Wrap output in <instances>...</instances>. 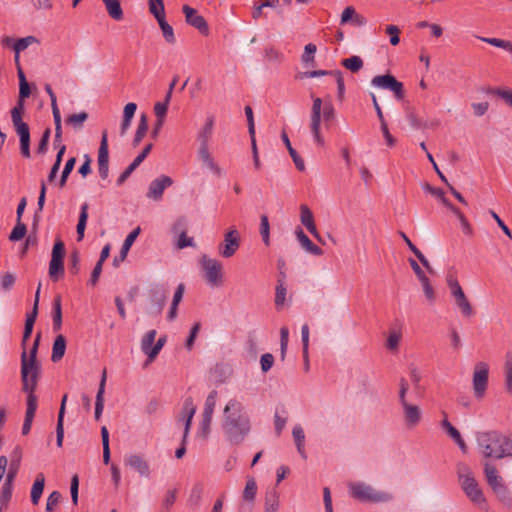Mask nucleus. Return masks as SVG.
Here are the masks:
<instances>
[{
  "mask_svg": "<svg viewBox=\"0 0 512 512\" xmlns=\"http://www.w3.org/2000/svg\"><path fill=\"white\" fill-rule=\"evenodd\" d=\"M222 429L231 444L239 445L251 431V421L244 406L236 399H231L223 411Z\"/></svg>",
  "mask_w": 512,
  "mask_h": 512,
  "instance_id": "f257e3e1",
  "label": "nucleus"
},
{
  "mask_svg": "<svg viewBox=\"0 0 512 512\" xmlns=\"http://www.w3.org/2000/svg\"><path fill=\"white\" fill-rule=\"evenodd\" d=\"M477 443L485 458L512 457V440L498 431L478 433Z\"/></svg>",
  "mask_w": 512,
  "mask_h": 512,
  "instance_id": "f03ea898",
  "label": "nucleus"
},
{
  "mask_svg": "<svg viewBox=\"0 0 512 512\" xmlns=\"http://www.w3.org/2000/svg\"><path fill=\"white\" fill-rule=\"evenodd\" d=\"M458 477L465 495L475 505H483L486 502L483 491L479 487L471 469L465 464L458 465Z\"/></svg>",
  "mask_w": 512,
  "mask_h": 512,
  "instance_id": "7ed1b4c3",
  "label": "nucleus"
},
{
  "mask_svg": "<svg viewBox=\"0 0 512 512\" xmlns=\"http://www.w3.org/2000/svg\"><path fill=\"white\" fill-rule=\"evenodd\" d=\"M350 494L360 502L379 503L386 502L391 496L386 492L376 491L364 482H354L349 485Z\"/></svg>",
  "mask_w": 512,
  "mask_h": 512,
  "instance_id": "20e7f679",
  "label": "nucleus"
},
{
  "mask_svg": "<svg viewBox=\"0 0 512 512\" xmlns=\"http://www.w3.org/2000/svg\"><path fill=\"white\" fill-rule=\"evenodd\" d=\"M41 341V332L36 334V337L33 341V345L29 351V355L27 354V342L24 341V337H22L21 341V375H23V371L26 368L27 374L32 373H41V364L37 360L38 348Z\"/></svg>",
  "mask_w": 512,
  "mask_h": 512,
  "instance_id": "39448f33",
  "label": "nucleus"
},
{
  "mask_svg": "<svg viewBox=\"0 0 512 512\" xmlns=\"http://www.w3.org/2000/svg\"><path fill=\"white\" fill-rule=\"evenodd\" d=\"M41 373H32L27 374L26 368L23 371V375H21L22 382V391L27 393V409L26 416H35V412L38 406V399L35 395V390L38 385V381L40 379Z\"/></svg>",
  "mask_w": 512,
  "mask_h": 512,
  "instance_id": "423d86ee",
  "label": "nucleus"
},
{
  "mask_svg": "<svg viewBox=\"0 0 512 512\" xmlns=\"http://www.w3.org/2000/svg\"><path fill=\"white\" fill-rule=\"evenodd\" d=\"M203 276L208 285L219 287L223 282L222 264L216 259L203 255L200 260Z\"/></svg>",
  "mask_w": 512,
  "mask_h": 512,
  "instance_id": "0eeeda50",
  "label": "nucleus"
},
{
  "mask_svg": "<svg viewBox=\"0 0 512 512\" xmlns=\"http://www.w3.org/2000/svg\"><path fill=\"white\" fill-rule=\"evenodd\" d=\"M371 84L375 87L393 92L395 99L398 101L403 100L405 97L403 83L398 81L396 77L390 73L373 77Z\"/></svg>",
  "mask_w": 512,
  "mask_h": 512,
  "instance_id": "6e6552de",
  "label": "nucleus"
},
{
  "mask_svg": "<svg viewBox=\"0 0 512 512\" xmlns=\"http://www.w3.org/2000/svg\"><path fill=\"white\" fill-rule=\"evenodd\" d=\"M489 366L485 362H478L473 373V390L476 398L481 399L488 386Z\"/></svg>",
  "mask_w": 512,
  "mask_h": 512,
  "instance_id": "1a4fd4ad",
  "label": "nucleus"
},
{
  "mask_svg": "<svg viewBox=\"0 0 512 512\" xmlns=\"http://www.w3.org/2000/svg\"><path fill=\"white\" fill-rule=\"evenodd\" d=\"M173 183L174 181L170 176L160 175L150 182L146 197L156 202L161 201L164 191L171 187Z\"/></svg>",
  "mask_w": 512,
  "mask_h": 512,
  "instance_id": "9d476101",
  "label": "nucleus"
},
{
  "mask_svg": "<svg viewBox=\"0 0 512 512\" xmlns=\"http://www.w3.org/2000/svg\"><path fill=\"white\" fill-rule=\"evenodd\" d=\"M240 246V235L236 229H230L224 235V241L219 246V253L224 258L232 257Z\"/></svg>",
  "mask_w": 512,
  "mask_h": 512,
  "instance_id": "9b49d317",
  "label": "nucleus"
},
{
  "mask_svg": "<svg viewBox=\"0 0 512 512\" xmlns=\"http://www.w3.org/2000/svg\"><path fill=\"white\" fill-rule=\"evenodd\" d=\"M182 11L185 15L186 22L196 28L202 35H209V26L205 18L199 15L196 9L190 7L189 5H184L182 7Z\"/></svg>",
  "mask_w": 512,
  "mask_h": 512,
  "instance_id": "f8f14e48",
  "label": "nucleus"
},
{
  "mask_svg": "<svg viewBox=\"0 0 512 512\" xmlns=\"http://www.w3.org/2000/svg\"><path fill=\"white\" fill-rule=\"evenodd\" d=\"M124 464L137 472L141 477H150V466L143 455L128 454L124 458Z\"/></svg>",
  "mask_w": 512,
  "mask_h": 512,
  "instance_id": "ddd939ff",
  "label": "nucleus"
},
{
  "mask_svg": "<svg viewBox=\"0 0 512 512\" xmlns=\"http://www.w3.org/2000/svg\"><path fill=\"white\" fill-rule=\"evenodd\" d=\"M153 144H147L144 149L136 156V158L132 161L128 167L120 174L118 177L116 184L117 186H121L125 183V181L130 177L133 171L145 160L148 154L151 152Z\"/></svg>",
  "mask_w": 512,
  "mask_h": 512,
  "instance_id": "4468645a",
  "label": "nucleus"
},
{
  "mask_svg": "<svg viewBox=\"0 0 512 512\" xmlns=\"http://www.w3.org/2000/svg\"><path fill=\"white\" fill-rule=\"evenodd\" d=\"M196 412V406L193 403L192 397L185 399L183 408L179 417V421L184 423V440L187 439L191 427L193 416Z\"/></svg>",
  "mask_w": 512,
  "mask_h": 512,
  "instance_id": "2eb2a0df",
  "label": "nucleus"
},
{
  "mask_svg": "<svg viewBox=\"0 0 512 512\" xmlns=\"http://www.w3.org/2000/svg\"><path fill=\"white\" fill-rule=\"evenodd\" d=\"M149 299L155 312L160 314L166 304L167 293L163 286L155 285L149 291Z\"/></svg>",
  "mask_w": 512,
  "mask_h": 512,
  "instance_id": "dca6fc26",
  "label": "nucleus"
},
{
  "mask_svg": "<svg viewBox=\"0 0 512 512\" xmlns=\"http://www.w3.org/2000/svg\"><path fill=\"white\" fill-rule=\"evenodd\" d=\"M140 231H141L140 227H136L134 230H132L127 235V237L125 238L124 243H123V245L121 247L119 255L115 256L114 259H113V265L115 267H118L119 264L125 260V258L127 257L128 252H129L131 246L133 245V243L135 242L136 238L140 234Z\"/></svg>",
  "mask_w": 512,
  "mask_h": 512,
  "instance_id": "f3484780",
  "label": "nucleus"
},
{
  "mask_svg": "<svg viewBox=\"0 0 512 512\" xmlns=\"http://www.w3.org/2000/svg\"><path fill=\"white\" fill-rule=\"evenodd\" d=\"M295 235L299 243L301 244L302 248L305 249L307 252H309L312 255L315 256H321L323 254V250L315 245L309 237L304 233L303 229L301 227H297L295 230Z\"/></svg>",
  "mask_w": 512,
  "mask_h": 512,
  "instance_id": "a211bd4d",
  "label": "nucleus"
},
{
  "mask_svg": "<svg viewBox=\"0 0 512 512\" xmlns=\"http://www.w3.org/2000/svg\"><path fill=\"white\" fill-rule=\"evenodd\" d=\"M67 394L62 397L60 409L58 412L57 425H56V444L62 447L64 439V416L66 410Z\"/></svg>",
  "mask_w": 512,
  "mask_h": 512,
  "instance_id": "6ab92c4d",
  "label": "nucleus"
},
{
  "mask_svg": "<svg viewBox=\"0 0 512 512\" xmlns=\"http://www.w3.org/2000/svg\"><path fill=\"white\" fill-rule=\"evenodd\" d=\"M105 384H106V370L104 369L101 377V381L99 384V388L96 394L95 401V420L98 421L102 415L104 409V393H105Z\"/></svg>",
  "mask_w": 512,
  "mask_h": 512,
  "instance_id": "aec40b11",
  "label": "nucleus"
},
{
  "mask_svg": "<svg viewBox=\"0 0 512 512\" xmlns=\"http://www.w3.org/2000/svg\"><path fill=\"white\" fill-rule=\"evenodd\" d=\"M214 117L209 116L206 119L204 127L199 131L197 139L200 142L199 148H209V140L213 133Z\"/></svg>",
  "mask_w": 512,
  "mask_h": 512,
  "instance_id": "412c9836",
  "label": "nucleus"
},
{
  "mask_svg": "<svg viewBox=\"0 0 512 512\" xmlns=\"http://www.w3.org/2000/svg\"><path fill=\"white\" fill-rule=\"evenodd\" d=\"M20 138V152L23 157L30 158V129L29 126L15 128Z\"/></svg>",
  "mask_w": 512,
  "mask_h": 512,
  "instance_id": "4be33fe9",
  "label": "nucleus"
},
{
  "mask_svg": "<svg viewBox=\"0 0 512 512\" xmlns=\"http://www.w3.org/2000/svg\"><path fill=\"white\" fill-rule=\"evenodd\" d=\"M53 331L58 332L62 328V298L56 295L52 303Z\"/></svg>",
  "mask_w": 512,
  "mask_h": 512,
  "instance_id": "5701e85b",
  "label": "nucleus"
},
{
  "mask_svg": "<svg viewBox=\"0 0 512 512\" xmlns=\"http://www.w3.org/2000/svg\"><path fill=\"white\" fill-rule=\"evenodd\" d=\"M199 159L202 164L210 169L216 176L222 175L221 168L215 163L213 157L209 152V148H199L198 150Z\"/></svg>",
  "mask_w": 512,
  "mask_h": 512,
  "instance_id": "b1692460",
  "label": "nucleus"
},
{
  "mask_svg": "<svg viewBox=\"0 0 512 512\" xmlns=\"http://www.w3.org/2000/svg\"><path fill=\"white\" fill-rule=\"evenodd\" d=\"M322 112L319 111H311V132L314 137V141L319 145L323 146L325 141L320 133V125H321Z\"/></svg>",
  "mask_w": 512,
  "mask_h": 512,
  "instance_id": "393cba45",
  "label": "nucleus"
},
{
  "mask_svg": "<svg viewBox=\"0 0 512 512\" xmlns=\"http://www.w3.org/2000/svg\"><path fill=\"white\" fill-rule=\"evenodd\" d=\"M404 409L405 422L408 426H415L419 423L421 418V412L418 406L404 403L402 405Z\"/></svg>",
  "mask_w": 512,
  "mask_h": 512,
  "instance_id": "a878e982",
  "label": "nucleus"
},
{
  "mask_svg": "<svg viewBox=\"0 0 512 512\" xmlns=\"http://www.w3.org/2000/svg\"><path fill=\"white\" fill-rule=\"evenodd\" d=\"M45 487V476L43 473H38L36 475L35 481L31 488V502L33 505H37L40 501V498L43 494Z\"/></svg>",
  "mask_w": 512,
  "mask_h": 512,
  "instance_id": "bb28decb",
  "label": "nucleus"
},
{
  "mask_svg": "<svg viewBox=\"0 0 512 512\" xmlns=\"http://www.w3.org/2000/svg\"><path fill=\"white\" fill-rule=\"evenodd\" d=\"M65 351L66 338L62 334H59L56 336L53 343L51 361L54 363L59 362L63 358Z\"/></svg>",
  "mask_w": 512,
  "mask_h": 512,
  "instance_id": "cd10ccee",
  "label": "nucleus"
},
{
  "mask_svg": "<svg viewBox=\"0 0 512 512\" xmlns=\"http://www.w3.org/2000/svg\"><path fill=\"white\" fill-rule=\"evenodd\" d=\"M137 105L133 102H129L125 105L123 111V119L120 127V134L123 136L129 129L134 114L136 112Z\"/></svg>",
  "mask_w": 512,
  "mask_h": 512,
  "instance_id": "c85d7f7f",
  "label": "nucleus"
},
{
  "mask_svg": "<svg viewBox=\"0 0 512 512\" xmlns=\"http://www.w3.org/2000/svg\"><path fill=\"white\" fill-rule=\"evenodd\" d=\"M24 103V99L18 98L16 105L11 110V119L14 128L28 126V124L22 120V115L24 112Z\"/></svg>",
  "mask_w": 512,
  "mask_h": 512,
  "instance_id": "c756f323",
  "label": "nucleus"
},
{
  "mask_svg": "<svg viewBox=\"0 0 512 512\" xmlns=\"http://www.w3.org/2000/svg\"><path fill=\"white\" fill-rule=\"evenodd\" d=\"M281 139L283 141V143L285 144L291 158L293 159V162L296 166V168L299 170V171H304L305 170V164H304V161L303 159L299 156V154L297 153V151L292 147L291 145V142L289 140V137L287 135V133L285 131H283L281 133Z\"/></svg>",
  "mask_w": 512,
  "mask_h": 512,
  "instance_id": "7c9ffc66",
  "label": "nucleus"
},
{
  "mask_svg": "<svg viewBox=\"0 0 512 512\" xmlns=\"http://www.w3.org/2000/svg\"><path fill=\"white\" fill-rule=\"evenodd\" d=\"M88 203H83L80 208V214L78 218V223L76 226V232H77V240L82 241L84 238V233L87 225L88 220Z\"/></svg>",
  "mask_w": 512,
  "mask_h": 512,
  "instance_id": "2f4dec72",
  "label": "nucleus"
},
{
  "mask_svg": "<svg viewBox=\"0 0 512 512\" xmlns=\"http://www.w3.org/2000/svg\"><path fill=\"white\" fill-rule=\"evenodd\" d=\"M484 473L486 481L491 489L504 483L502 477L498 475V471L494 465L486 463L484 467Z\"/></svg>",
  "mask_w": 512,
  "mask_h": 512,
  "instance_id": "473e14b6",
  "label": "nucleus"
},
{
  "mask_svg": "<svg viewBox=\"0 0 512 512\" xmlns=\"http://www.w3.org/2000/svg\"><path fill=\"white\" fill-rule=\"evenodd\" d=\"M454 299L457 307L464 317H471L474 315V310L464 292L458 291V294Z\"/></svg>",
  "mask_w": 512,
  "mask_h": 512,
  "instance_id": "72a5a7b5",
  "label": "nucleus"
},
{
  "mask_svg": "<svg viewBox=\"0 0 512 512\" xmlns=\"http://www.w3.org/2000/svg\"><path fill=\"white\" fill-rule=\"evenodd\" d=\"M105 4L108 15L116 20L120 21L123 19V10L120 4V0H102Z\"/></svg>",
  "mask_w": 512,
  "mask_h": 512,
  "instance_id": "f704fd0d",
  "label": "nucleus"
},
{
  "mask_svg": "<svg viewBox=\"0 0 512 512\" xmlns=\"http://www.w3.org/2000/svg\"><path fill=\"white\" fill-rule=\"evenodd\" d=\"M98 165H107L109 164V150H108V139H107V131L104 130L101 136V142L98 149Z\"/></svg>",
  "mask_w": 512,
  "mask_h": 512,
  "instance_id": "c9c22d12",
  "label": "nucleus"
},
{
  "mask_svg": "<svg viewBox=\"0 0 512 512\" xmlns=\"http://www.w3.org/2000/svg\"><path fill=\"white\" fill-rule=\"evenodd\" d=\"M147 131H148V118H147L146 114H142L140 117V121L138 123L136 133L134 135V139H133L134 147H137L141 143V141L144 138V136L146 135Z\"/></svg>",
  "mask_w": 512,
  "mask_h": 512,
  "instance_id": "e433bc0d",
  "label": "nucleus"
},
{
  "mask_svg": "<svg viewBox=\"0 0 512 512\" xmlns=\"http://www.w3.org/2000/svg\"><path fill=\"white\" fill-rule=\"evenodd\" d=\"M64 275L63 260L51 259L49 263V277L53 281H58Z\"/></svg>",
  "mask_w": 512,
  "mask_h": 512,
  "instance_id": "4c0bfd02",
  "label": "nucleus"
},
{
  "mask_svg": "<svg viewBox=\"0 0 512 512\" xmlns=\"http://www.w3.org/2000/svg\"><path fill=\"white\" fill-rule=\"evenodd\" d=\"M257 494V483L254 477H247L246 485L243 491V500L253 502Z\"/></svg>",
  "mask_w": 512,
  "mask_h": 512,
  "instance_id": "58836bf2",
  "label": "nucleus"
},
{
  "mask_svg": "<svg viewBox=\"0 0 512 512\" xmlns=\"http://www.w3.org/2000/svg\"><path fill=\"white\" fill-rule=\"evenodd\" d=\"M37 42V39L34 36H27L24 38H20L13 43V50L15 52V61L19 62V54L24 51L30 44Z\"/></svg>",
  "mask_w": 512,
  "mask_h": 512,
  "instance_id": "ea45409f",
  "label": "nucleus"
},
{
  "mask_svg": "<svg viewBox=\"0 0 512 512\" xmlns=\"http://www.w3.org/2000/svg\"><path fill=\"white\" fill-rule=\"evenodd\" d=\"M493 492L497 496V498L505 505L511 506L512 505V497L511 493L506 486L505 483H502L494 488H492Z\"/></svg>",
  "mask_w": 512,
  "mask_h": 512,
  "instance_id": "a19ab883",
  "label": "nucleus"
},
{
  "mask_svg": "<svg viewBox=\"0 0 512 512\" xmlns=\"http://www.w3.org/2000/svg\"><path fill=\"white\" fill-rule=\"evenodd\" d=\"M46 191H47L46 184L44 181H42L41 187H40V193H39V197H38V202H37V210L33 217V224H32L33 229H36L38 226V222H39L38 213L41 212L44 208V204H45V200H46Z\"/></svg>",
  "mask_w": 512,
  "mask_h": 512,
  "instance_id": "79ce46f5",
  "label": "nucleus"
},
{
  "mask_svg": "<svg viewBox=\"0 0 512 512\" xmlns=\"http://www.w3.org/2000/svg\"><path fill=\"white\" fill-rule=\"evenodd\" d=\"M504 373L506 391L512 394V352H508L506 355Z\"/></svg>",
  "mask_w": 512,
  "mask_h": 512,
  "instance_id": "37998d69",
  "label": "nucleus"
},
{
  "mask_svg": "<svg viewBox=\"0 0 512 512\" xmlns=\"http://www.w3.org/2000/svg\"><path fill=\"white\" fill-rule=\"evenodd\" d=\"M317 47L313 43H309L304 48V53L301 56L302 63L306 67H314L315 66V52Z\"/></svg>",
  "mask_w": 512,
  "mask_h": 512,
  "instance_id": "c03bdc74",
  "label": "nucleus"
},
{
  "mask_svg": "<svg viewBox=\"0 0 512 512\" xmlns=\"http://www.w3.org/2000/svg\"><path fill=\"white\" fill-rule=\"evenodd\" d=\"M341 64L352 73H356L363 68V60L360 56L357 55L343 59Z\"/></svg>",
  "mask_w": 512,
  "mask_h": 512,
  "instance_id": "a18cd8bd",
  "label": "nucleus"
},
{
  "mask_svg": "<svg viewBox=\"0 0 512 512\" xmlns=\"http://www.w3.org/2000/svg\"><path fill=\"white\" fill-rule=\"evenodd\" d=\"M149 11L157 21L165 18V6L163 0H149Z\"/></svg>",
  "mask_w": 512,
  "mask_h": 512,
  "instance_id": "49530a36",
  "label": "nucleus"
},
{
  "mask_svg": "<svg viewBox=\"0 0 512 512\" xmlns=\"http://www.w3.org/2000/svg\"><path fill=\"white\" fill-rule=\"evenodd\" d=\"M157 22L166 42L169 44H174L176 42L174 30L173 27L166 21V17L162 20H158Z\"/></svg>",
  "mask_w": 512,
  "mask_h": 512,
  "instance_id": "de8ad7c7",
  "label": "nucleus"
},
{
  "mask_svg": "<svg viewBox=\"0 0 512 512\" xmlns=\"http://www.w3.org/2000/svg\"><path fill=\"white\" fill-rule=\"evenodd\" d=\"M286 294L287 288L285 282H283V280H277V285L275 289V305L277 309L284 305L286 300Z\"/></svg>",
  "mask_w": 512,
  "mask_h": 512,
  "instance_id": "09e8293b",
  "label": "nucleus"
},
{
  "mask_svg": "<svg viewBox=\"0 0 512 512\" xmlns=\"http://www.w3.org/2000/svg\"><path fill=\"white\" fill-rule=\"evenodd\" d=\"M88 119V113L83 111L78 114L69 115L66 118V124L72 126L75 129H81L84 122Z\"/></svg>",
  "mask_w": 512,
  "mask_h": 512,
  "instance_id": "8fccbe9b",
  "label": "nucleus"
},
{
  "mask_svg": "<svg viewBox=\"0 0 512 512\" xmlns=\"http://www.w3.org/2000/svg\"><path fill=\"white\" fill-rule=\"evenodd\" d=\"M300 220L306 229L313 228V225H315L313 213L305 204L300 206Z\"/></svg>",
  "mask_w": 512,
  "mask_h": 512,
  "instance_id": "3c124183",
  "label": "nucleus"
},
{
  "mask_svg": "<svg viewBox=\"0 0 512 512\" xmlns=\"http://www.w3.org/2000/svg\"><path fill=\"white\" fill-rule=\"evenodd\" d=\"M26 233H27L26 225L22 221L17 220L16 225L14 226V228L12 229V231L9 235V240L12 242L19 241L25 237Z\"/></svg>",
  "mask_w": 512,
  "mask_h": 512,
  "instance_id": "603ef678",
  "label": "nucleus"
},
{
  "mask_svg": "<svg viewBox=\"0 0 512 512\" xmlns=\"http://www.w3.org/2000/svg\"><path fill=\"white\" fill-rule=\"evenodd\" d=\"M481 41L486 42L492 46L502 48L509 53H512V42L508 40H503L499 38H486V37H478Z\"/></svg>",
  "mask_w": 512,
  "mask_h": 512,
  "instance_id": "864d4df0",
  "label": "nucleus"
},
{
  "mask_svg": "<svg viewBox=\"0 0 512 512\" xmlns=\"http://www.w3.org/2000/svg\"><path fill=\"white\" fill-rule=\"evenodd\" d=\"M481 41L486 42L492 46L502 48L509 53H512V42L508 40H503L499 38H486V37H478Z\"/></svg>",
  "mask_w": 512,
  "mask_h": 512,
  "instance_id": "5fc2aeb1",
  "label": "nucleus"
},
{
  "mask_svg": "<svg viewBox=\"0 0 512 512\" xmlns=\"http://www.w3.org/2000/svg\"><path fill=\"white\" fill-rule=\"evenodd\" d=\"M156 334V330H149L142 338L141 349L147 356L149 351L152 350V347L154 346L153 343L155 341Z\"/></svg>",
  "mask_w": 512,
  "mask_h": 512,
  "instance_id": "6e6d98bb",
  "label": "nucleus"
},
{
  "mask_svg": "<svg viewBox=\"0 0 512 512\" xmlns=\"http://www.w3.org/2000/svg\"><path fill=\"white\" fill-rule=\"evenodd\" d=\"M260 234L266 246L270 245V225L268 216L263 214L260 217Z\"/></svg>",
  "mask_w": 512,
  "mask_h": 512,
  "instance_id": "4d7b16f0",
  "label": "nucleus"
},
{
  "mask_svg": "<svg viewBox=\"0 0 512 512\" xmlns=\"http://www.w3.org/2000/svg\"><path fill=\"white\" fill-rule=\"evenodd\" d=\"M75 164H76L75 157H71L66 161L64 169H63L61 177H60V181H59V186L61 188L66 185L67 179H68L70 173L73 171Z\"/></svg>",
  "mask_w": 512,
  "mask_h": 512,
  "instance_id": "13d9d810",
  "label": "nucleus"
},
{
  "mask_svg": "<svg viewBox=\"0 0 512 512\" xmlns=\"http://www.w3.org/2000/svg\"><path fill=\"white\" fill-rule=\"evenodd\" d=\"M487 93L501 97L512 108V89L489 88Z\"/></svg>",
  "mask_w": 512,
  "mask_h": 512,
  "instance_id": "bf43d9fd",
  "label": "nucleus"
},
{
  "mask_svg": "<svg viewBox=\"0 0 512 512\" xmlns=\"http://www.w3.org/2000/svg\"><path fill=\"white\" fill-rule=\"evenodd\" d=\"M406 118L410 126L414 129H425L429 127L428 123L419 118L413 111H408Z\"/></svg>",
  "mask_w": 512,
  "mask_h": 512,
  "instance_id": "052dcab7",
  "label": "nucleus"
},
{
  "mask_svg": "<svg viewBox=\"0 0 512 512\" xmlns=\"http://www.w3.org/2000/svg\"><path fill=\"white\" fill-rule=\"evenodd\" d=\"M68 270L71 274L77 275L80 271V253L78 250L71 252L69 257Z\"/></svg>",
  "mask_w": 512,
  "mask_h": 512,
  "instance_id": "680f3d73",
  "label": "nucleus"
},
{
  "mask_svg": "<svg viewBox=\"0 0 512 512\" xmlns=\"http://www.w3.org/2000/svg\"><path fill=\"white\" fill-rule=\"evenodd\" d=\"M176 493H177V489H169L166 492L165 498L163 499L161 512H169L170 511V508L173 506V504L176 501Z\"/></svg>",
  "mask_w": 512,
  "mask_h": 512,
  "instance_id": "e2e57ef3",
  "label": "nucleus"
},
{
  "mask_svg": "<svg viewBox=\"0 0 512 512\" xmlns=\"http://www.w3.org/2000/svg\"><path fill=\"white\" fill-rule=\"evenodd\" d=\"M203 491V484L201 482L195 483L191 489L189 500L193 502L195 505H198L202 499Z\"/></svg>",
  "mask_w": 512,
  "mask_h": 512,
  "instance_id": "0e129e2a",
  "label": "nucleus"
},
{
  "mask_svg": "<svg viewBox=\"0 0 512 512\" xmlns=\"http://www.w3.org/2000/svg\"><path fill=\"white\" fill-rule=\"evenodd\" d=\"M419 281L421 282L427 300L431 303L434 302L435 292L432 285L430 284L429 278L427 276H424L422 279H419Z\"/></svg>",
  "mask_w": 512,
  "mask_h": 512,
  "instance_id": "69168bd1",
  "label": "nucleus"
},
{
  "mask_svg": "<svg viewBox=\"0 0 512 512\" xmlns=\"http://www.w3.org/2000/svg\"><path fill=\"white\" fill-rule=\"evenodd\" d=\"M65 256V245L61 239H56L52 253L51 259L63 260Z\"/></svg>",
  "mask_w": 512,
  "mask_h": 512,
  "instance_id": "338daca9",
  "label": "nucleus"
},
{
  "mask_svg": "<svg viewBox=\"0 0 512 512\" xmlns=\"http://www.w3.org/2000/svg\"><path fill=\"white\" fill-rule=\"evenodd\" d=\"M62 495L59 491H53L47 498L46 511L53 512L55 507L59 504Z\"/></svg>",
  "mask_w": 512,
  "mask_h": 512,
  "instance_id": "774afa93",
  "label": "nucleus"
}]
</instances>
